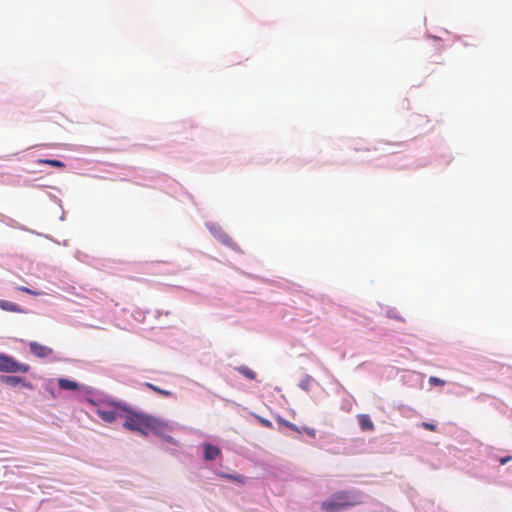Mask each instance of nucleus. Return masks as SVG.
Instances as JSON below:
<instances>
[{
    "label": "nucleus",
    "instance_id": "f257e3e1",
    "mask_svg": "<svg viewBox=\"0 0 512 512\" xmlns=\"http://www.w3.org/2000/svg\"><path fill=\"white\" fill-rule=\"evenodd\" d=\"M117 407L126 412L123 427L127 430L137 431L147 436L150 432L161 435L167 428V424L160 419L144 412L136 411L126 404H117Z\"/></svg>",
    "mask_w": 512,
    "mask_h": 512
},
{
    "label": "nucleus",
    "instance_id": "f03ea898",
    "mask_svg": "<svg viewBox=\"0 0 512 512\" xmlns=\"http://www.w3.org/2000/svg\"><path fill=\"white\" fill-rule=\"evenodd\" d=\"M360 498V494L358 493L339 491L322 502L321 507L327 512H338L339 510L360 504Z\"/></svg>",
    "mask_w": 512,
    "mask_h": 512
},
{
    "label": "nucleus",
    "instance_id": "7ed1b4c3",
    "mask_svg": "<svg viewBox=\"0 0 512 512\" xmlns=\"http://www.w3.org/2000/svg\"><path fill=\"white\" fill-rule=\"evenodd\" d=\"M30 371V365L20 363L13 357L0 353V372L5 373H27Z\"/></svg>",
    "mask_w": 512,
    "mask_h": 512
},
{
    "label": "nucleus",
    "instance_id": "20e7f679",
    "mask_svg": "<svg viewBox=\"0 0 512 512\" xmlns=\"http://www.w3.org/2000/svg\"><path fill=\"white\" fill-rule=\"evenodd\" d=\"M29 348L31 353L38 358H46L52 355L53 353V350L51 348L35 341L29 343Z\"/></svg>",
    "mask_w": 512,
    "mask_h": 512
},
{
    "label": "nucleus",
    "instance_id": "39448f33",
    "mask_svg": "<svg viewBox=\"0 0 512 512\" xmlns=\"http://www.w3.org/2000/svg\"><path fill=\"white\" fill-rule=\"evenodd\" d=\"M0 381L6 385L9 386H16L18 384H21L23 387L32 389V384L30 382H27L24 378L19 376H6L2 375L0 376Z\"/></svg>",
    "mask_w": 512,
    "mask_h": 512
},
{
    "label": "nucleus",
    "instance_id": "423d86ee",
    "mask_svg": "<svg viewBox=\"0 0 512 512\" xmlns=\"http://www.w3.org/2000/svg\"><path fill=\"white\" fill-rule=\"evenodd\" d=\"M357 419L362 431H373L375 429V425L369 415L360 414L357 416Z\"/></svg>",
    "mask_w": 512,
    "mask_h": 512
},
{
    "label": "nucleus",
    "instance_id": "0eeeda50",
    "mask_svg": "<svg viewBox=\"0 0 512 512\" xmlns=\"http://www.w3.org/2000/svg\"><path fill=\"white\" fill-rule=\"evenodd\" d=\"M97 415L105 422L112 423L116 420L117 414L114 410L98 408L96 410Z\"/></svg>",
    "mask_w": 512,
    "mask_h": 512
},
{
    "label": "nucleus",
    "instance_id": "6e6552de",
    "mask_svg": "<svg viewBox=\"0 0 512 512\" xmlns=\"http://www.w3.org/2000/svg\"><path fill=\"white\" fill-rule=\"evenodd\" d=\"M221 454L220 449L217 446L211 444L204 445V458L207 461L216 459Z\"/></svg>",
    "mask_w": 512,
    "mask_h": 512
},
{
    "label": "nucleus",
    "instance_id": "1a4fd4ad",
    "mask_svg": "<svg viewBox=\"0 0 512 512\" xmlns=\"http://www.w3.org/2000/svg\"><path fill=\"white\" fill-rule=\"evenodd\" d=\"M0 309L8 312L26 313L18 304L0 299Z\"/></svg>",
    "mask_w": 512,
    "mask_h": 512
},
{
    "label": "nucleus",
    "instance_id": "9d476101",
    "mask_svg": "<svg viewBox=\"0 0 512 512\" xmlns=\"http://www.w3.org/2000/svg\"><path fill=\"white\" fill-rule=\"evenodd\" d=\"M58 385L63 390H77L79 389V384L75 381L61 378L58 380Z\"/></svg>",
    "mask_w": 512,
    "mask_h": 512
},
{
    "label": "nucleus",
    "instance_id": "9b49d317",
    "mask_svg": "<svg viewBox=\"0 0 512 512\" xmlns=\"http://www.w3.org/2000/svg\"><path fill=\"white\" fill-rule=\"evenodd\" d=\"M236 370L239 371L243 376H245L246 378H248L250 380L256 379V373L247 366L237 367Z\"/></svg>",
    "mask_w": 512,
    "mask_h": 512
},
{
    "label": "nucleus",
    "instance_id": "f8f14e48",
    "mask_svg": "<svg viewBox=\"0 0 512 512\" xmlns=\"http://www.w3.org/2000/svg\"><path fill=\"white\" fill-rule=\"evenodd\" d=\"M145 386L148 387L149 389L153 390L154 392H156L162 396H165V397H170L173 395V393L171 391L161 389L151 383H145Z\"/></svg>",
    "mask_w": 512,
    "mask_h": 512
},
{
    "label": "nucleus",
    "instance_id": "ddd939ff",
    "mask_svg": "<svg viewBox=\"0 0 512 512\" xmlns=\"http://www.w3.org/2000/svg\"><path fill=\"white\" fill-rule=\"evenodd\" d=\"M39 163H41V164H48V165H51V166H54V167H58V168H64L65 167V164L62 161L55 160V159H40Z\"/></svg>",
    "mask_w": 512,
    "mask_h": 512
},
{
    "label": "nucleus",
    "instance_id": "4468645a",
    "mask_svg": "<svg viewBox=\"0 0 512 512\" xmlns=\"http://www.w3.org/2000/svg\"><path fill=\"white\" fill-rule=\"evenodd\" d=\"M221 476L226 478V479L233 480V481H236V482H239V483H243L244 482L243 477L240 476V475L222 474Z\"/></svg>",
    "mask_w": 512,
    "mask_h": 512
},
{
    "label": "nucleus",
    "instance_id": "2eb2a0df",
    "mask_svg": "<svg viewBox=\"0 0 512 512\" xmlns=\"http://www.w3.org/2000/svg\"><path fill=\"white\" fill-rule=\"evenodd\" d=\"M429 383L432 384V385H438V386H443L445 385V381L442 380V379H439L437 377H434V376H431L429 378Z\"/></svg>",
    "mask_w": 512,
    "mask_h": 512
},
{
    "label": "nucleus",
    "instance_id": "dca6fc26",
    "mask_svg": "<svg viewBox=\"0 0 512 512\" xmlns=\"http://www.w3.org/2000/svg\"><path fill=\"white\" fill-rule=\"evenodd\" d=\"M19 291H22V292H25L27 294H31V295H39L40 293L39 292H36V291H33L31 290L30 288L28 287H24V286H21V287H18L17 288Z\"/></svg>",
    "mask_w": 512,
    "mask_h": 512
},
{
    "label": "nucleus",
    "instance_id": "f3484780",
    "mask_svg": "<svg viewBox=\"0 0 512 512\" xmlns=\"http://www.w3.org/2000/svg\"><path fill=\"white\" fill-rule=\"evenodd\" d=\"M422 427L425 428L426 430H430V431H436V425L432 424V423H428V422H423L422 423Z\"/></svg>",
    "mask_w": 512,
    "mask_h": 512
},
{
    "label": "nucleus",
    "instance_id": "a211bd4d",
    "mask_svg": "<svg viewBox=\"0 0 512 512\" xmlns=\"http://www.w3.org/2000/svg\"><path fill=\"white\" fill-rule=\"evenodd\" d=\"M260 422H261L264 426H266V427H268V428H271V427H272V423H271V421H269V420H267V419L260 418Z\"/></svg>",
    "mask_w": 512,
    "mask_h": 512
},
{
    "label": "nucleus",
    "instance_id": "6ab92c4d",
    "mask_svg": "<svg viewBox=\"0 0 512 512\" xmlns=\"http://www.w3.org/2000/svg\"><path fill=\"white\" fill-rule=\"evenodd\" d=\"M511 460V457L510 456H507V457H503L500 459V464L501 465H504L506 464L507 462H509Z\"/></svg>",
    "mask_w": 512,
    "mask_h": 512
},
{
    "label": "nucleus",
    "instance_id": "aec40b11",
    "mask_svg": "<svg viewBox=\"0 0 512 512\" xmlns=\"http://www.w3.org/2000/svg\"><path fill=\"white\" fill-rule=\"evenodd\" d=\"M284 424H285V426L289 427L292 430H296V431L298 430L297 427L290 422H284Z\"/></svg>",
    "mask_w": 512,
    "mask_h": 512
}]
</instances>
